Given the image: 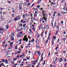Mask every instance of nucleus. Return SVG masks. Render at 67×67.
Instances as JSON below:
<instances>
[{
    "label": "nucleus",
    "instance_id": "obj_1",
    "mask_svg": "<svg viewBox=\"0 0 67 67\" xmlns=\"http://www.w3.org/2000/svg\"><path fill=\"white\" fill-rule=\"evenodd\" d=\"M56 37L55 36H54L52 38L51 41L52 45H54V41H55V40H56Z\"/></svg>",
    "mask_w": 67,
    "mask_h": 67
},
{
    "label": "nucleus",
    "instance_id": "obj_2",
    "mask_svg": "<svg viewBox=\"0 0 67 67\" xmlns=\"http://www.w3.org/2000/svg\"><path fill=\"white\" fill-rule=\"evenodd\" d=\"M24 38H23V41H26V42H27V41H28V38H26V35H25L24 36Z\"/></svg>",
    "mask_w": 67,
    "mask_h": 67
},
{
    "label": "nucleus",
    "instance_id": "obj_3",
    "mask_svg": "<svg viewBox=\"0 0 67 67\" xmlns=\"http://www.w3.org/2000/svg\"><path fill=\"white\" fill-rule=\"evenodd\" d=\"M37 62H38V60H35V61H31V62L32 63H33L32 64L33 65H34L36 63H37Z\"/></svg>",
    "mask_w": 67,
    "mask_h": 67
},
{
    "label": "nucleus",
    "instance_id": "obj_4",
    "mask_svg": "<svg viewBox=\"0 0 67 67\" xmlns=\"http://www.w3.org/2000/svg\"><path fill=\"white\" fill-rule=\"evenodd\" d=\"M50 38L49 37H48L47 40H46V41H45L46 44H47L48 43V42H49V41L50 40Z\"/></svg>",
    "mask_w": 67,
    "mask_h": 67
},
{
    "label": "nucleus",
    "instance_id": "obj_5",
    "mask_svg": "<svg viewBox=\"0 0 67 67\" xmlns=\"http://www.w3.org/2000/svg\"><path fill=\"white\" fill-rule=\"evenodd\" d=\"M36 53H37V55L38 56V58H39V57L40 56V55H41V53L40 52H38V51H36Z\"/></svg>",
    "mask_w": 67,
    "mask_h": 67
},
{
    "label": "nucleus",
    "instance_id": "obj_6",
    "mask_svg": "<svg viewBox=\"0 0 67 67\" xmlns=\"http://www.w3.org/2000/svg\"><path fill=\"white\" fill-rule=\"evenodd\" d=\"M47 18H46V17H43V18H41V20L42 21H44H44H47Z\"/></svg>",
    "mask_w": 67,
    "mask_h": 67
},
{
    "label": "nucleus",
    "instance_id": "obj_7",
    "mask_svg": "<svg viewBox=\"0 0 67 67\" xmlns=\"http://www.w3.org/2000/svg\"><path fill=\"white\" fill-rule=\"evenodd\" d=\"M10 38L11 39V40L12 41H14V36H10Z\"/></svg>",
    "mask_w": 67,
    "mask_h": 67
},
{
    "label": "nucleus",
    "instance_id": "obj_8",
    "mask_svg": "<svg viewBox=\"0 0 67 67\" xmlns=\"http://www.w3.org/2000/svg\"><path fill=\"white\" fill-rule=\"evenodd\" d=\"M14 35V33L13 31H12L9 36L10 37V36H13Z\"/></svg>",
    "mask_w": 67,
    "mask_h": 67
},
{
    "label": "nucleus",
    "instance_id": "obj_9",
    "mask_svg": "<svg viewBox=\"0 0 67 67\" xmlns=\"http://www.w3.org/2000/svg\"><path fill=\"white\" fill-rule=\"evenodd\" d=\"M58 60H59V62H60V63H62V61H63V58H61L59 59Z\"/></svg>",
    "mask_w": 67,
    "mask_h": 67
},
{
    "label": "nucleus",
    "instance_id": "obj_10",
    "mask_svg": "<svg viewBox=\"0 0 67 67\" xmlns=\"http://www.w3.org/2000/svg\"><path fill=\"white\" fill-rule=\"evenodd\" d=\"M26 24H23V28H26L27 27V26H26Z\"/></svg>",
    "mask_w": 67,
    "mask_h": 67
},
{
    "label": "nucleus",
    "instance_id": "obj_11",
    "mask_svg": "<svg viewBox=\"0 0 67 67\" xmlns=\"http://www.w3.org/2000/svg\"><path fill=\"white\" fill-rule=\"evenodd\" d=\"M5 63L6 64H9V63H8V60L7 59L5 60Z\"/></svg>",
    "mask_w": 67,
    "mask_h": 67
},
{
    "label": "nucleus",
    "instance_id": "obj_12",
    "mask_svg": "<svg viewBox=\"0 0 67 67\" xmlns=\"http://www.w3.org/2000/svg\"><path fill=\"white\" fill-rule=\"evenodd\" d=\"M0 66H4V67H5V65H4L3 63H2L0 64Z\"/></svg>",
    "mask_w": 67,
    "mask_h": 67
},
{
    "label": "nucleus",
    "instance_id": "obj_13",
    "mask_svg": "<svg viewBox=\"0 0 67 67\" xmlns=\"http://www.w3.org/2000/svg\"><path fill=\"white\" fill-rule=\"evenodd\" d=\"M57 14L58 16H61V15H62V14H61V13H58Z\"/></svg>",
    "mask_w": 67,
    "mask_h": 67
},
{
    "label": "nucleus",
    "instance_id": "obj_14",
    "mask_svg": "<svg viewBox=\"0 0 67 67\" xmlns=\"http://www.w3.org/2000/svg\"><path fill=\"white\" fill-rule=\"evenodd\" d=\"M61 13H62V14H66V13H67V12H65L64 11H62L61 12Z\"/></svg>",
    "mask_w": 67,
    "mask_h": 67
},
{
    "label": "nucleus",
    "instance_id": "obj_15",
    "mask_svg": "<svg viewBox=\"0 0 67 67\" xmlns=\"http://www.w3.org/2000/svg\"><path fill=\"white\" fill-rule=\"evenodd\" d=\"M65 40H66V38H63L62 39V40L63 41V42H64L65 43Z\"/></svg>",
    "mask_w": 67,
    "mask_h": 67
},
{
    "label": "nucleus",
    "instance_id": "obj_16",
    "mask_svg": "<svg viewBox=\"0 0 67 67\" xmlns=\"http://www.w3.org/2000/svg\"><path fill=\"white\" fill-rule=\"evenodd\" d=\"M41 1H42V0H38L37 3H40L41 2Z\"/></svg>",
    "mask_w": 67,
    "mask_h": 67
},
{
    "label": "nucleus",
    "instance_id": "obj_17",
    "mask_svg": "<svg viewBox=\"0 0 67 67\" xmlns=\"http://www.w3.org/2000/svg\"><path fill=\"white\" fill-rule=\"evenodd\" d=\"M58 32H59V30H57L56 31V32L55 34V35H58Z\"/></svg>",
    "mask_w": 67,
    "mask_h": 67
},
{
    "label": "nucleus",
    "instance_id": "obj_18",
    "mask_svg": "<svg viewBox=\"0 0 67 67\" xmlns=\"http://www.w3.org/2000/svg\"><path fill=\"white\" fill-rule=\"evenodd\" d=\"M46 29V26H44V27H42V30H44V29Z\"/></svg>",
    "mask_w": 67,
    "mask_h": 67
},
{
    "label": "nucleus",
    "instance_id": "obj_19",
    "mask_svg": "<svg viewBox=\"0 0 67 67\" xmlns=\"http://www.w3.org/2000/svg\"><path fill=\"white\" fill-rule=\"evenodd\" d=\"M56 12H55L54 13H53V16L54 17L55 16V14H56Z\"/></svg>",
    "mask_w": 67,
    "mask_h": 67
},
{
    "label": "nucleus",
    "instance_id": "obj_20",
    "mask_svg": "<svg viewBox=\"0 0 67 67\" xmlns=\"http://www.w3.org/2000/svg\"><path fill=\"white\" fill-rule=\"evenodd\" d=\"M31 41V43H34V39H32Z\"/></svg>",
    "mask_w": 67,
    "mask_h": 67
},
{
    "label": "nucleus",
    "instance_id": "obj_21",
    "mask_svg": "<svg viewBox=\"0 0 67 67\" xmlns=\"http://www.w3.org/2000/svg\"><path fill=\"white\" fill-rule=\"evenodd\" d=\"M52 3L51 4H53V5H55V4H56V2H51Z\"/></svg>",
    "mask_w": 67,
    "mask_h": 67
},
{
    "label": "nucleus",
    "instance_id": "obj_22",
    "mask_svg": "<svg viewBox=\"0 0 67 67\" xmlns=\"http://www.w3.org/2000/svg\"><path fill=\"white\" fill-rule=\"evenodd\" d=\"M13 20L15 21L18 20V18H17V17L15 18V19H13Z\"/></svg>",
    "mask_w": 67,
    "mask_h": 67
},
{
    "label": "nucleus",
    "instance_id": "obj_23",
    "mask_svg": "<svg viewBox=\"0 0 67 67\" xmlns=\"http://www.w3.org/2000/svg\"><path fill=\"white\" fill-rule=\"evenodd\" d=\"M22 36L21 35V34H19L18 36H17V37H21Z\"/></svg>",
    "mask_w": 67,
    "mask_h": 67
},
{
    "label": "nucleus",
    "instance_id": "obj_24",
    "mask_svg": "<svg viewBox=\"0 0 67 67\" xmlns=\"http://www.w3.org/2000/svg\"><path fill=\"white\" fill-rule=\"evenodd\" d=\"M33 9L35 11H38V9L37 8H33Z\"/></svg>",
    "mask_w": 67,
    "mask_h": 67
},
{
    "label": "nucleus",
    "instance_id": "obj_25",
    "mask_svg": "<svg viewBox=\"0 0 67 67\" xmlns=\"http://www.w3.org/2000/svg\"><path fill=\"white\" fill-rule=\"evenodd\" d=\"M3 31V28L1 27H0V31Z\"/></svg>",
    "mask_w": 67,
    "mask_h": 67
},
{
    "label": "nucleus",
    "instance_id": "obj_26",
    "mask_svg": "<svg viewBox=\"0 0 67 67\" xmlns=\"http://www.w3.org/2000/svg\"><path fill=\"white\" fill-rule=\"evenodd\" d=\"M19 26H20V27H22L23 26V24H19Z\"/></svg>",
    "mask_w": 67,
    "mask_h": 67
},
{
    "label": "nucleus",
    "instance_id": "obj_27",
    "mask_svg": "<svg viewBox=\"0 0 67 67\" xmlns=\"http://www.w3.org/2000/svg\"><path fill=\"white\" fill-rule=\"evenodd\" d=\"M17 60V59L14 58L13 59V61L14 62H15V60Z\"/></svg>",
    "mask_w": 67,
    "mask_h": 67
},
{
    "label": "nucleus",
    "instance_id": "obj_28",
    "mask_svg": "<svg viewBox=\"0 0 67 67\" xmlns=\"http://www.w3.org/2000/svg\"><path fill=\"white\" fill-rule=\"evenodd\" d=\"M29 31L31 33H33V32H32V31L31 29H30Z\"/></svg>",
    "mask_w": 67,
    "mask_h": 67
},
{
    "label": "nucleus",
    "instance_id": "obj_29",
    "mask_svg": "<svg viewBox=\"0 0 67 67\" xmlns=\"http://www.w3.org/2000/svg\"><path fill=\"white\" fill-rule=\"evenodd\" d=\"M10 55V53H8L6 55V56H7L8 55Z\"/></svg>",
    "mask_w": 67,
    "mask_h": 67
},
{
    "label": "nucleus",
    "instance_id": "obj_30",
    "mask_svg": "<svg viewBox=\"0 0 67 67\" xmlns=\"http://www.w3.org/2000/svg\"><path fill=\"white\" fill-rule=\"evenodd\" d=\"M56 26V22H55L54 23V27H55Z\"/></svg>",
    "mask_w": 67,
    "mask_h": 67
},
{
    "label": "nucleus",
    "instance_id": "obj_31",
    "mask_svg": "<svg viewBox=\"0 0 67 67\" xmlns=\"http://www.w3.org/2000/svg\"><path fill=\"white\" fill-rule=\"evenodd\" d=\"M9 44L11 45H12L13 44V42H11L9 43Z\"/></svg>",
    "mask_w": 67,
    "mask_h": 67
},
{
    "label": "nucleus",
    "instance_id": "obj_32",
    "mask_svg": "<svg viewBox=\"0 0 67 67\" xmlns=\"http://www.w3.org/2000/svg\"><path fill=\"white\" fill-rule=\"evenodd\" d=\"M2 62H3V63L5 62V60L3 59H2Z\"/></svg>",
    "mask_w": 67,
    "mask_h": 67
},
{
    "label": "nucleus",
    "instance_id": "obj_33",
    "mask_svg": "<svg viewBox=\"0 0 67 67\" xmlns=\"http://www.w3.org/2000/svg\"><path fill=\"white\" fill-rule=\"evenodd\" d=\"M32 29H33V30L34 31V32H35V27H33L32 28Z\"/></svg>",
    "mask_w": 67,
    "mask_h": 67
},
{
    "label": "nucleus",
    "instance_id": "obj_34",
    "mask_svg": "<svg viewBox=\"0 0 67 67\" xmlns=\"http://www.w3.org/2000/svg\"><path fill=\"white\" fill-rule=\"evenodd\" d=\"M46 27H47V29H48V28L49 27V25H47Z\"/></svg>",
    "mask_w": 67,
    "mask_h": 67
},
{
    "label": "nucleus",
    "instance_id": "obj_35",
    "mask_svg": "<svg viewBox=\"0 0 67 67\" xmlns=\"http://www.w3.org/2000/svg\"><path fill=\"white\" fill-rule=\"evenodd\" d=\"M37 8H40V5H37Z\"/></svg>",
    "mask_w": 67,
    "mask_h": 67
},
{
    "label": "nucleus",
    "instance_id": "obj_36",
    "mask_svg": "<svg viewBox=\"0 0 67 67\" xmlns=\"http://www.w3.org/2000/svg\"><path fill=\"white\" fill-rule=\"evenodd\" d=\"M16 58H19V57H20V56H19V54H18L17 57H16Z\"/></svg>",
    "mask_w": 67,
    "mask_h": 67
},
{
    "label": "nucleus",
    "instance_id": "obj_37",
    "mask_svg": "<svg viewBox=\"0 0 67 67\" xmlns=\"http://www.w3.org/2000/svg\"><path fill=\"white\" fill-rule=\"evenodd\" d=\"M30 57H27L26 58L27 60H30Z\"/></svg>",
    "mask_w": 67,
    "mask_h": 67
},
{
    "label": "nucleus",
    "instance_id": "obj_38",
    "mask_svg": "<svg viewBox=\"0 0 67 67\" xmlns=\"http://www.w3.org/2000/svg\"><path fill=\"white\" fill-rule=\"evenodd\" d=\"M10 52V50H7L6 51V53H8V52Z\"/></svg>",
    "mask_w": 67,
    "mask_h": 67
},
{
    "label": "nucleus",
    "instance_id": "obj_39",
    "mask_svg": "<svg viewBox=\"0 0 67 67\" xmlns=\"http://www.w3.org/2000/svg\"><path fill=\"white\" fill-rule=\"evenodd\" d=\"M51 35V33H49V35L48 36V37H49L50 38V35Z\"/></svg>",
    "mask_w": 67,
    "mask_h": 67
},
{
    "label": "nucleus",
    "instance_id": "obj_40",
    "mask_svg": "<svg viewBox=\"0 0 67 67\" xmlns=\"http://www.w3.org/2000/svg\"><path fill=\"white\" fill-rule=\"evenodd\" d=\"M56 28H57V30H58V31H59V27L58 26H57Z\"/></svg>",
    "mask_w": 67,
    "mask_h": 67
},
{
    "label": "nucleus",
    "instance_id": "obj_41",
    "mask_svg": "<svg viewBox=\"0 0 67 67\" xmlns=\"http://www.w3.org/2000/svg\"><path fill=\"white\" fill-rule=\"evenodd\" d=\"M46 60H45L44 62H43V65H45V62H46Z\"/></svg>",
    "mask_w": 67,
    "mask_h": 67
},
{
    "label": "nucleus",
    "instance_id": "obj_42",
    "mask_svg": "<svg viewBox=\"0 0 67 67\" xmlns=\"http://www.w3.org/2000/svg\"><path fill=\"white\" fill-rule=\"evenodd\" d=\"M36 43H37V44H38V43H39V41L38 40H37V41H36Z\"/></svg>",
    "mask_w": 67,
    "mask_h": 67
},
{
    "label": "nucleus",
    "instance_id": "obj_43",
    "mask_svg": "<svg viewBox=\"0 0 67 67\" xmlns=\"http://www.w3.org/2000/svg\"><path fill=\"white\" fill-rule=\"evenodd\" d=\"M66 4H67L66 3H64V5H65L64 7H66V6H67Z\"/></svg>",
    "mask_w": 67,
    "mask_h": 67
},
{
    "label": "nucleus",
    "instance_id": "obj_44",
    "mask_svg": "<svg viewBox=\"0 0 67 67\" xmlns=\"http://www.w3.org/2000/svg\"><path fill=\"white\" fill-rule=\"evenodd\" d=\"M23 61H26L27 60V59H23Z\"/></svg>",
    "mask_w": 67,
    "mask_h": 67
},
{
    "label": "nucleus",
    "instance_id": "obj_45",
    "mask_svg": "<svg viewBox=\"0 0 67 67\" xmlns=\"http://www.w3.org/2000/svg\"><path fill=\"white\" fill-rule=\"evenodd\" d=\"M26 23V21L24 20L23 21V24H25Z\"/></svg>",
    "mask_w": 67,
    "mask_h": 67
},
{
    "label": "nucleus",
    "instance_id": "obj_46",
    "mask_svg": "<svg viewBox=\"0 0 67 67\" xmlns=\"http://www.w3.org/2000/svg\"><path fill=\"white\" fill-rule=\"evenodd\" d=\"M23 20L22 19L20 21V23H22V22L23 23Z\"/></svg>",
    "mask_w": 67,
    "mask_h": 67
},
{
    "label": "nucleus",
    "instance_id": "obj_47",
    "mask_svg": "<svg viewBox=\"0 0 67 67\" xmlns=\"http://www.w3.org/2000/svg\"><path fill=\"white\" fill-rule=\"evenodd\" d=\"M35 4V3H33L32 5H31V8H32V7H33V5H34V4Z\"/></svg>",
    "mask_w": 67,
    "mask_h": 67
},
{
    "label": "nucleus",
    "instance_id": "obj_48",
    "mask_svg": "<svg viewBox=\"0 0 67 67\" xmlns=\"http://www.w3.org/2000/svg\"><path fill=\"white\" fill-rule=\"evenodd\" d=\"M22 4L21 3H20L19 4V7H21L22 6Z\"/></svg>",
    "mask_w": 67,
    "mask_h": 67
},
{
    "label": "nucleus",
    "instance_id": "obj_49",
    "mask_svg": "<svg viewBox=\"0 0 67 67\" xmlns=\"http://www.w3.org/2000/svg\"><path fill=\"white\" fill-rule=\"evenodd\" d=\"M15 49H18V47H17V46H15Z\"/></svg>",
    "mask_w": 67,
    "mask_h": 67
},
{
    "label": "nucleus",
    "instance_id": "obj_50",
    "mask_svg": "<svg viewBox=\"0 0 67 67\" xmlns=\"http://www.w3.org/2000/svg\"><path fill=\"white\" fill-rule=\"evenodd\" d=\"M64 60L65 61V62H67V59H64Z\"/></svg>",
    "mask_w": 67,
    "mask_h": 67
},
{
    "label": "nucleus",
    "instance_id": "obj_51",
    "mask_svg": "<svg viewBox=\"0 0 67 67\" xmlns=\"http://www.w3.org/2000/svg\"><path fill=\"white\" fill-rule=\"evenodd\" d=\"M31 4V3H28V4H27V6L28 7H29V5H30Z\"/></svg>",
    "mask_w": 67,
    "mask_h": 67
},
{
    "label": "nucleus",
    "instance_id": "obj_52",
    "mask_svg": "<svg viewBox=\"0 0 67 67\" xmlns=\"http://www.w3.org/2000/svg\"><path fill=\"white\" fill-rule=\"evenodd\" d=\"M43 59V57H42V58H41V61H42Z\"/></svg>",
    "mask_w": 67,
    "mask_h": 67
},
{
    "label": "nucleus",
    "instance_id": "obj_53",
    "mask_svg": "<svg viewBox=\"0 0 67 67\" xmlns=\"http://www.w3.org/2000/svg\"><path fill=\"white\" fill-rule=\"evenodd\" d=\"M20 29V30H21H21H23V28L22 27H21Z\"/></svg>",
    "mask_w": 67,
    "mask_h": 67
},
{
    "label": "nucleus",
    "instance_id": "obj_54",
    "mask_svg": "<svg viewBox=\"0 0 67 67\" xmlns=\"http://www.w3.org/2000/svg\"><path fill=\"white\" fill-rule=\"evenodd\" d=\"M26 3H27V2H25V3H24V5H25V4Z\"/></svg>",
    "mask_w": 67,
    "mask_h": 67
},
{
    "label": "nucleus",
    "instance_id": "obj_55",
    "mask_svg": "<svg viewBox=\"0 0 67 67\" xmlns=\"http://www.w3.org/2000/svg\"><path fill=\"white\" fill-rule=\"evenodd\" d=\"M51 24H52V27H54V25H53V23H51Z\"/></svg>",
    "mask_w": 67,
    "mask_h": 67
},
{
    "label": "nucleus",
    "instance_id": "obj_56",
    "mask_svg": "<svg viewBox=\"0 0 67 67\" xmlns=\"http://www.w3.org/2000/svg\"><path fill=\"white\" fill-rule=\"evenodd\" d=\"M58 49V47H57V46L56 47V48H55V49L56 51H57V49Z\"/></svg>",
    "mask_w": 67,
    "mask_h": 67
},
{
    "label": "nucleus",
    "instance_id": "obj_57",
    "mask_svg": "<svg viewBox=\"0 0 67 67\" xmlns=\"http://www.w3.org/2000/svg\"><path fill=\"white\" fill-rule=\"evenodd\" d=\"M23 15L22 17L23 18H24V17H25V14H23Z\"/></svg>",
    "mask_w": 67,
    "mask_h": 67
},
{
    "label": "nucleus",
    "instance_id": "obj_58",
    "mask_svg": "<svg viewBox=\"0 0 67 67\" xmlns=\"http://www.w3.org/2000/svg\"><path fill=\"white\" fill-rule=\"evenodd\" d=\"M59 38H58V40L57 41V43H59Z\"/></svg>",
    "mask_w": 67,
    "mask_h": 67
},
{
    "label": "nucleus",
    "instance_id": "obj_59",
    "mask_svg": "<svg viewBox=\"0 0 67 67\" xmlns=\"http://www.w3.org/2000/svg\"><path fill=\"white\" fill-rule=\"evenodd\" d=\"M24 65H23V64H20V66H23Z\"/></svg>",
    "mask_w": 67,
    "mask_h": 67
},
{
    "label": "nucleus",
    "instance_id": "obj_60",
    "mask_svg": "<svg viewBox=\"0 0 67 67\" xmlns=\"http://www.w3.org/2000/svg\"><path fill=\"white\" fill-rule=\"evenodd\" d=\"M19 9H20V11H21V10H22V7H19Z\"/></svg>",
    "mask_w": 67,
    "mask_h": 67
},
{
    "label": "nucleus",
    "instance_id": "obj_61",
    "mask_svg": "<svg viewBox=\"0 0 67 67\" xmlns=\"http://www.w3.org/2000/svg\"><path fill=\"white\" fill-rule=\"evenodd\" d=\"M29 44H30L31 42V43H32V42H31V41L30 40H29Z\"/></svg>",
    "mask_w": 67,
    "mask_h": 67
},
{
    "label": "nucleus",
    "instance_id": "obj_62",
    "mask_svg": "<svg viewBox=\"0 0 67 67\" xmlns=\"http://www.w3.org/2000/svg\"><path fill=\"white\" fill-rule=\"evenodd\" d=\"M17 31H18L19 32L20 31H21V30H20V29H18L17 30Z\"/></svg>",
    "mask_w": 67,
    "mask_h": 67
},
{
    "label": "nucleus",
    "instance_id": "obj_63",
    "mask_svg": "<svg viewBox=\"0 0 67 67\" xmlns=\"http://www.w3.org/2000/svg\"><path fill=\"white\" fill-rule=\"evenodd\" d=\"M31 59L32 60V59H35L34 58V57H32V58H31Z\"/></svg>",
    "mask_w": 67,
    "mask_h": 67
},
{
    "label": "nucleus",
    "instance_id": "obj_64",
    "mask_svg": "<svg viewBox=\"0 0 67 67\" xmlns=\"http://www.w3.org/2000/svg\"><path fill=\"white\" fill-rule=\"evenodd\" d=\"M67 62L65 63L64 66H67Z\"/></svg>",
    "mask_w": 67,
    "mask_h": 67
}]
</instances>
